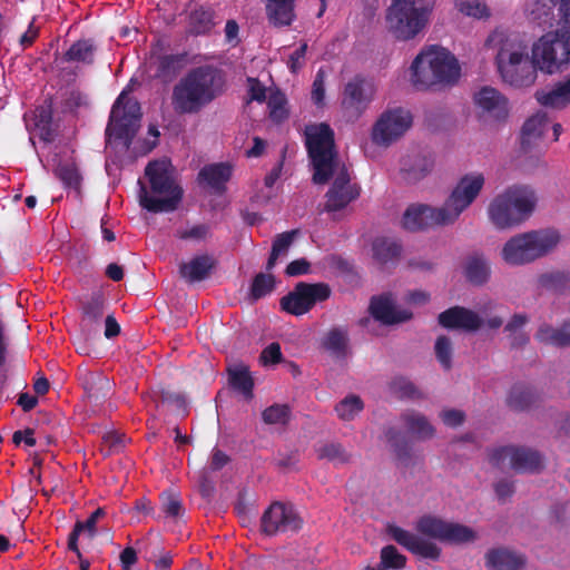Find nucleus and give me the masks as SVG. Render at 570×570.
I'll list each match as a JSON object with an SVG mask.
<instances>
[{"mask_svg":"<svg viewBox=\"0 0 570 570\" xmlns=\"http://www.w3.org/2000/svg\"><path fill=\"white\" fill-rule=\"evenodd\" d=\"M105 515L106 510L104 508H97L86 521H77L68 535V550L72 551L77 557H80V549L78 547L80 534L94 539L97 533V523L99 519Z\"/></svg>","mask_w":570,"mask_h":570,"instance_id":"28","label":"nucleus"},{"mask_svg":"<svg viewBox=\"0 0 570 570\" xmlns=\"http://www.w3.org/2000/svg\"><path fill=\"white\" fill-rule=\"evenodd\" d=\"M513 212L503 193L497 195L488 207L489 219L498 229H509L521 225L519 217Z\"/></svg>","mask_w":570,"mask_h":570,"instance_id":"26","label":"nucleus"},{"mask_svg":"<svg viewBox=\"0 0 570 570\" xmlns=\"http://www.w3.org/2000/svg\"><path fill=\"white\" fill-rule=\"evenodd\" d=\"M430 10L415 0H393L386 11V28L399 40L415 38L428 24Z\"/></svg>","mask_w":570,"mask_h":570,"instance_id":"7","label":"nucleus"},{"mask_svg":"<svg viewBox=\"0 0 570 570\" xmlns=\"http://www.w3.org/2000/svg\"><path fill=\"white\" fill-rule=\"evenodd\" d=\"M289 416L291 409L286 404H273L262 413V419L266 424L285 425L289 421Z\"/></svg>","mask_w":570,"mask_h":570,"instance_id":"55","label":"nucleus"},{"mask_svg":"<svg viewBox=\"0 0 570 570\" xmlns=\"http://www.w3.org/2000/svg\"><path fill=\"white\" fill-rule=\"evenodd\" d=\"M214 26L213 13L210 10L198 8L190 13L191 31L202 35L208 32Z\"/></svg>","mask_w":570,"mask_h":570,"instance_id":"54","label":"nucleus"},{"mask_svg":"<svg viewBox=\"0 0 570 570\" xmlns=\"http://www.w3.org/2000/svg\"><path fill=\"white\" fill-rule=\"evenodd\" d=\"M381 566L384 570L393 569L400 570L403 569L406 564V557L399 552V550L392 546H385L381 550Z\"/></svg>","mask_w":570,"mask_h":570,"instance_id":"50","label":"nucleus"},{"mask_svg":"<svg viewBox=\"0 0 570 570\" xmlns=\"http://www.w3.org/2000/svg\"><path fill=\"white\" fill-rule=\"evenodd\" d=\"M459 78L460 66L456 58L439 46L423 48L410 67V81L419 90L450 86Z\"/></svg>","mask_w":570,"mask_h":570,"instance_id":"4","label":"nucleus"},{"mask_svg":"<svg viewBox=\"0 0 570 570\" xmlns=\"http://www.w3.org/2000/svg\"><path fill=\"white\" fill-rule=\"evenodd\" d=\"M386 438L394 449V452L400 461H407L411 458L410 446L406 441L401 438V433L394 429L386 432Z\"/></svg>","mask_w":570,"mask_h":570,"instance_id":"60","label":"nucleus"},{"mask_svg":"<svg viewBox=\"0 0 570 570\" xmlns=\"http://www.w3.org/2000/svg\"><path fill=\"white\" fill-rule=\"evenodd\" d=\"M434 353L441 366L449 371L452 367L453 345L451 340L445 335H440L434 344Z\"/></svg>","mask_w":570,"mask_h":570,"instance_id":"51","label":"nucleus"},{"mask_svg":"<svg viewBox=\"0 0 570 570\" xmlns=\"http://www.w3.org/2000/svg\"><path fill=\"white\" fill-rule=\"evenodd\" d=\"M475 105L484 115L495 120L508 116L509 107L507 98L495 88L483 87L474 95Z\"/></svg>","mask_w":570,"mask_h":570,"instance_id":"23","label":"nucleus"},{"mask_svg":"<svg viewBox=\"0 0 570 570\" xmlns=\"http://www.w3.org/2000/svg\"><path fill=\"white\" fill-rule=\"evenodd\" d=\"M320 346L336 360H344L350 354V334L346 326H334L321 338Z\"/></svg>","mask_w":570,"mask_h":570,"instance_id":"27","label":"nucleus"},{"mask_svg":"<svg viewBox=\"0 0 570 570\" xmlns=\"http://www.w3.org/2000/svg\"><path fill=\"white\" fill-rule=\"evenodd\" d=\"M387 533L400 546L424 559L438 560L441 556V549L435 543L424 540L399 525L390 524Z\"/></svg>","mask_w":570,"mask_h":570,"instance_id":"17","label":"nucleus"},{"mask_svg":"<svg viewBox=\"0 0 570 570\" xmlns=\"http://www.w3.org/2000/svg\"><path fill=\"white\" fill-rule=\"evenodd\" d=\"M141 111L139 102L124 90L115 101L106 128L107 141L120 140L126 149L140 127Z\"/></svg>","mask_w":570,"mask_h":570,"instance_id":"8","label":"nucleus"},{"mask_svg":"<svg viewBox=\"0 0 570 570\" xmlns=\"http://www.w3.org/2000/svg\"><path fill=\"white\" fill-rule=\"evenodd\" d=\"M229 384L245 397L250 399L253 396L254 381L246 366H237L229 371Z\"/></svg>","mask_w":570,"mask_h":570,"instance_id":"44","label":"nucleus"},{"mask_svg":"<svg viewBox=\"0 0 570 570\" xmlns=\"http://www.w3.org/2000/svg\"><path fill=\"white\" fill-rule=\"evenodd\" d=\"M559 242L557 230H530L511 237L503 245L501 256L507 264L520 266L548 255Z\"/></svg>","mask_w":570,"mask_h":570,"instance_id":"6","label":"nucleus"},{"mask_svg":"<svg viewBox=\"0 0 570 570\" xmlns=\"http://www.w3.org/2000/svg\"><path fill=\"white\" fill-rule=\"evenodd\" d=\"M483 183L484 180H459L442 207H409L402 217V226L410 232H416L453 224L480 194Z\"/></svg>","mask_w":570,"mask_h":570,"instance_id":"3","label":"nucleus"},{"mask_svg":"<svg viewBox=\"0 0 570 570\" xmlns=\"http://www.w3.org/2000/svg\"><path fill=\"white\" fill-rule=\"evenodd\" d=\"M267 106L269 108V117L281 122L287 118L286 98L279 91H273L267 98Z\"/></svg>","mask_w":570,"mask_h":570,"instance_id":"57","label":"nucleus"},{"mask_svg":"<svg viewBox=\"0 0 570 570\" xmlns=\"http://www.w3.org/2000/svg\"><path fill=\"white\" fill-rule=\"evenodd\" d=\"M360 186L352 180H334L326 193L325 209L337 212L346 207L352 200L358 197Z\"/></svg>","mask_w":570,"mask_h":570,"instance_id":"25","label":"nucleus"},{"mask_svg":"<svg viewBox=\"0 0 570 570\" xmlns=\"http://www.w3.org/2000/svg\"><path fill=\"white\" fill-rule=\"evenodd\" d=\"M550 129V120L544 111L530 116L521 129V147L524 151L539 149Z\"/></svg>","mask_w":570,"mask_h":570,"instance_id":"20","label":"nucleus"},{"mask_svg":"<svg viewBox=\"0 0 570 570\" xmlns=\"http://www.w3.org/2000/svg\"><path fill=\"white\" fill-rule=\"evenodd\" d=\"M538 399L539 396L532 387L523 384H515L512 386L508 395L507 404L514 411H525L529 410Z\"/></svg>","mask_w":570,"mask_h":570,"instance_id":"36","label":"nucleus"},{"mask_svg":"<svg viewBox=\"0 0 570 570\" xmlns=\"http://www.w3.org/2000/svg\"><path fill=\"white\" fill-rule=\"evenodd\" d=\"M275 287V277L272 274L258 273L250 285V296L259 299L273 292Z\"/></svg>","mask_w":570,"mask_h":570,"instance_id":"53","label":"nucleus"},{"mask_svg":"<svg viewBox=\"0 0 570 570\" xmlns=\"http://www.w3.org/2000/svg\"><path fill=\"white\" fill-rule=\"evenodd\" d=\"M186 65V53L160 56L157 62V77L166 81L171 80L185 68Z\"/></svg>","mask_w":570,"mask_h":570,"instance_id":"37","label":"nucleus"},{"mask_svg":"<svg viewBox=\"0 0 570 570\" xmlns=\"http://www.w3.org/2000/svg\"><path fill=\"white\" fill-rule=\"evenodd\" d=\"M105 309L106 299L99 292L92 293L81 302L79 331L86 341H91L99 336Z\"/></svg>","mask_w":570,"mask_h":570,"instance_id":"16","label":"nucleus"},{"mask_svg":"<svg viewBox=\"0 0 570 570\" xmlns=\"http://www.w3.org/2000/svg\"><path fill=\"white\" fill-rule=\"evenodd\" d=\"M464 275L471 284L483 285L491 275L490 264L482 255L474 254L466 259Z\"/></svg>","mask_w":570,"mask_h":570,"instance_id":"35","label":"nucleus"},{"mask_svg":"<svg viewBox=\"0 0 570 570\" xmlns=\"http://www.w3.org/2000/svg\"><path fill=\"white\" fill-rule=\"evenodd\" d=\"M257 183L259 180H256ZM263 185L261 187L256 186L258 189L257 193H255L250 200L252 203L256 205H264L266 204L272 197H274L277 187H275V184L277 180H261Z\"/></svg>","mask_w":570,"mask_h":570,"instance_id":"62","label":"nucleus"},{"mask_svg":"<svg viewBox=\"0 0 570 570\" xmlns=\"http://www.w3.org/2000/svg\"><path fill=\"white\" fill-rule=\"evenodd\" d=\"M448 521L434 515H423L416 522L419 533L443 542Z\"/></svg>","mask_w":570,"mask_h":570,"instance_id":"42","label":"nucleus"},{"mask_svg":"<svg viewBox=\"0 0 570 570\" xmlns=\"http://www.w3.org/2000/svg\"><path fill=\"white\" fill-rule=\"evenodd\" d=\"M531 50L539 70L548 75L561 72L570 61V35L560 30L548 32L531 41Z\"/></svg>","mask_w":570,"mask_h":570,"instance_id":"9","label":"nucleus"},{"mask_svg":"<svg viewBox=\"0 0 570 570\" xmlns=\"http://www.w3.org/2000/svg\"><path fill=\"white\" fill-rule=\"evenodd\" d=\"M302 525L303 520L295 508L278 501L272 503L261 518V530L268 537L297 532Z\"/></svg>","mask_w":570,"mask_h":570,"instance_id":"15","label":"nucleus"},{"mask_svg":"<svg viewBox=\"0 0 570 570\" xmlns=\"http://www.w3.org/2000/svg\"><path fill=\"white\" fill-rule=\"evenodd\" d=\"M434 167V160L420 153L409 154L400 160V171L414 178L431 175Z\"/></svg>","mask_w":570,"mask_h":570,"instance_id":"31","label":"nucleus"},{"mask_svg":"<svg viewBox=\"0 0 570 570\" xmlns=\"http://www.w3.org/2000/svg\"><path fill=\"white\" fill-rule=\"evenodd\" d=\"M402 421L407 430L419 439L425 440L434 435V428L421 413L414 411L406 412L402 414Z\"/></svg>","mask_w":570,"mask_h":570,"instance_id":"40","label":"nucleus"},{"mask_svg":"<svg viewBox=\"0 0 570 570\" xmlns=\"http://www.w3.org/2000/svg\"><path fill=\"white\" fill-rule=\"evenodd\" d=\"M534 338L541 344L556 347H568L570 346V322H564L558 328L548 324H542L538 328Z\"/></svg>","mask_w":570,"mask_h":570,"instance_id":"32","label":"nucleus"},{"mask_svg":"<svg viewBox=\"0 0 570 570\" xmlns=\"http://www.w3.org/2000/svg\"><path fill=\"white\" fill-rule=\"evenodd\" d=\"M438 322L446 330H463L466 332H475L482 325L481 317L463 306H453L443 311L439 314Z\"/></svg>","mask_w":570,"mask_h":570,"instance_id":"19","label":"nucleus"},{"mask_svg":"<svg viewBox=\"0 0 570 570\" xmlns=\"http://www.w3.org/2000/svg\"><path fill=\"white\" fill-rule=\"evenodd\" d=\"M373 257L382 265L394 264L402 253V245L399 240L390 237H376L372 244Z\"/></svg>","mask_w":570,"mask_h":570,"instance_id":"33","label":"nucleus"},{"mask_svg":"<svg viewBox=\"0 0 570 570\" xmlns=\"http://www.w3.org/2000/svg\"><path fill=\"white\" fill-rule=\"evenodd\" d=\"M223 72L210 65L191 68L173 87L170 105L176 115H197L225 91Z\"/></svg>","mask_w":570,"mask_h":570,"instance_id":"2","label":"nucleus"},{"mask_svg":"<svg viewBox=\"0 0 570 570\" xmlns=\"http://www.w3.org/2000/svg\"><path fill=\"white\" fill-rule=\"evenodd\" d=\"M476 532L464 524L448 522L443 542L449 544H464L476 539Z\"/></svg>","mask_w":570,"mask_h":570,"instance_id":"43","label":"nucleus"},{"mask_svg":"<svg viewBox=\"0 0 570 570\" xmlns=\"http://www.w3.org/2000/svg\"><path fill=\"white\" fill-rule=\"evenodd\" d=\"M137 544H144L140 552L144 553L148 561H154L157 570H169L173 564V556L170 552L165 551L157 540L146 538L142 541H137Z\"/></svg>","mask_w":570,"mask_h":570,"instance_id":"34","label":"nucleus"},{"mask_svg":"<svg viewBox=\"0 0 570 570\" xmlns=\"http://www.w3.org/2000/svg\"><path fill=\"white\" fill-rule=\"evenodd\" d=\"M176 238L180 240L203 242L210 236V226L208 224H195L186 228H179L175 233Z\"/></svg>","mask_w":570,"mask_h":570,"instance_id":"56","label":"nucleus"},{"mask_svg":"<svg viewBox=\"0 0 570 570\" xmlns=\"http://www.w3.org/2000/svg\"><path fill=\"white\" fill-rule=\"evenodd\" d=\"M371 315L384 325H395L410 321L413 313L406 308H396L392 294L373 296L370 302Z\"/></svg>","mask_w":570,"mask_h":570,"instance_id":"18","label":"nucleus"},{"mask_svg":"<svg viewBox=\"0 0 570 570\" xmlns=\"http://www.w3.org/2000/svg\"><path fill=\"white\" fill-rule=\"evenodd\" d=\"M50 165L58 178H79L77 164L71 155H53Z\"/></svg>","mask_w":570,"mask_h":570,"instance_id":"45","label":"nucleus"},{"mask_svg":"<svg viewBox=\"0 0 570 570\" xmlns=\"http://www.w3.org/2000/svg\"><path fill=\"white\" fill-rule=\"evenodd\" d=\"M509 204L512 206L513 213L517 214L519 220L524 223L534 213L538 196L533 188L523 185H514L503 191Z\"/></svg>","mask_w":570,"mask_h":570,"instance_id":"21","label":"nucleus"},{"mask_svg":"<svg viewBox=\"0 0 570 570\" xmlns=\"http://www.w3.org/2000/svg\"><path fill=\"white\" fill-rule=\"evenodd\" d=\"M297 233L298 232L296 229H293L289 232L277 234L275 239L273 240L272 252L276 253L279 256L287 253Z\"/></svg>","mask_w":570,"mask_h":570,"instance_id":"63","label":"nucleus"},{"mask_svg":"<svg viewBox=\"0 0 570 570\" xmlns=\"http://www.w3.org/2000/svg\"><path fill=\"white\" fill-rule=\"evenodd\" d=\"M146 178H173L175 175V168L170 160L161 158L158 160L150 161L145 169Z\"/></svg>","mask_w":570,"mask_h":570,"instance_id":"58","label":"nucleus"},{"mask_svg":"<svg viewBox=\"0 0 570 570\" xmlns=\"http://www.w3.org/2000/svg\"><path fill=\"white\" fill-rule=\"evenodd\" d=\"M268 22L274 27L291 26L295 19V0H263Z\"/></svg>","mask_w":570,"mask_h":570,"instance_id":"30","label":"nucleus"},{"mask_svg":"<svg viewBox=\"0 0 570 570\" xmlns=\"http://www.w3.org/2000/svg\"><path fill=\"white\" fill-rule=\"evenodd\" d=\"M507 460L517 473H537L543 466L542 455L524 446H500L489 454L490 463L499 469L504 466Z\"/></svg>","mask_w":570,"mask_h":570,"instance_id":"13","label":"nucleus"},{"mask_svg":"<svg viewBox=\"0 0 570 570\" xmlns=\"http://www.w3.org/2000/svg\"><path fill=\"white\" fill-rule=\"evenodd\" d=\"M456 9L475 19H483L490 17V9L483 0H455Z\"/></svg>","mask_w":570,"mask_h":570,"instance_id":"48","label":"nucleus"},{"mask_svg":"<svg viewBox=\"0 0 570 570\" xmlns=\"http://www.w3.org/2000/svg\"><path fill=\"white\" fill-rule=\"evenodd\" d=\"M161 510L167 518L178 519L184 514L181 500L175 493L161 495Z\"/></svg>","mask_w":570,"mask_h":570,"instance_id":"59","label":"nucleus"},{"mask_svg":"<svg viewBox=\"0 0 570 570\" xmlns=\"http://www.w3.org/2000/svg\"><path fill=\"white\" fill-rule=\"evenodd\" d=\"M485 46L494 51V62L503 82L515 87L532 86L539 66L531 50V37L507 28H495L487 38Z\"/></svg>","mask_w":570,"mask_h":570,"instance_id":"1","label":"nucleus"},{"mask_svg":"<svg viewBox=\"0 0 570 570\" xmlns=\"http://www.w3.org/2000/svg\"><path fill=\"white\" fill-rule=\"evenodd\" d=\"M554 6L551 0H529L525 7L528 18L539 26H551L554 20Z\"/></svg>","mask_w":570,"mask_h":570,"instance_id":"38","label":"nucleus"},{"mask_svg":"<svg viewBox=\"0 0 570 570\" xmlns=\"http://www.w3.org/2000/svg\"><path fill=\"white\" fill-rule=\"evenodd\" d=\"M283 354L281 351V345L276 342L267 345L261 353V362L264 365L267 364H278L282 361Z\"/></svg>","mask_w":570,"mask_h":570,"instance_id":"64","label":"nucleus"},{"mask_svg":"<svg viewBox=\"0 0 570 570\" xmlns=\"http://www.w3.org/2000/svg\"><path fill=\"white\" fill-rule=\"evenodd\" d=\"M534 96L537 101L546 108L566 109L570 106V73L553 86L538 90Z\"/></svg>","mask_w":570,"mask_h":570,"instance_id":"24","label":"nucleus"},{"mask_svg":"<svg viewBox=\"0 0 570 570\" xmlns=\"http://www.w3.org/2000/svg\"><path fill=\"white\" fill-rule=\"evenodd\" d=\"M540 284L556 292L570 289V272H553L540 276Z\"/></svg>","mask_w":570,"mask_h":570,"instance_id":"52","label":"nucleus"},{"mask_svg":"<svg viewBox=\"0 0 570 570\" xmlns=\"http://www.w3.org/2000/svg\"><path fill=\"white\" fill-rule=\"evenodd\" d=\"M390 390L399 399H420L421 392L416 386L406 377L397 376L394 377L390 383Z\"/></svg>","mask_w":570,"mask_h":570,"instance_id":"49","label":"nucleus"},{"mask_svg":"<svg viewBox=\"0 0 570 570\" xmlns=\"http://www.w3.org/2000/svg\"><path fill=\"white\" fill-rule=\"evenodd\" d=\"M412 126L413 115L409 109L387 108L373 122L370 138L376 147L387 149L403 139Z\"/></svg>","mask_w":570,"mask_h":570,"instance_id":"10","label":"nucleus"},{"mask_svg":"<svg viewBox=\"0 0 570 570\" xmlns=\"http://www.w3.org/2000/svg\"><path fill=\"white\" fill-rule=\"evenodd\" d=\"M484 563L487 570H524L527 557L504 547L492 548L484 554Z\"/></svg>","mask_w":570,"mask_h":570,"instance_id":"22","label":"nucleus"},{"mask_svg":"<svg viewBox=\"0 0 570 570\" xmlns=\"http://www.w3.org/2000/svg\"><path fill=\"white\" fill-rule=\"evenodd\" d=\"M332 295L328 284L298 282L294 288L279 301L282 311L302 316L308 313L317 303L327 301Z\"/></svg>","mask_w":570,"mask_h":570,"instance_id":"12","label":"nucleus"},{"mask_svg":"<svg viewBox=\"0 0 570 570\" xmlns=\"http://www.w3.org/2000/svg\"><path fill=\"white\" fill-rule=\"evenodd\" d=\"M214 267L215 261L209 255H198L187 263H181L179 274L186 282L193 284L206 279Z\"/></svg>","mask_w":570,"mask_h":570,"instance_id":"29","label":"nucleus"},{"mask_svg":"<svg viewBox=\"0 0 570 570\" xmlns=\"http://www.w3.org/2000/svg\"><path fill=\"white\" fill-rule=\"evenodd\" d=\"M376 88L371 80L356 76L344 86L341 107L344 115L351 119H358L370 104L374 100Z\"/></svg>","mask_w":570,"mask_h":570,"instance_id":"14","label":"nucleus"},{"mask_svg":"<svg viewBox=\"0 0 570 570\" xmlns=\"http://www.w3.org/2000/svg\"><path fill=\"white\" fill-rule=\"evenodd\" d=\"M95 47L90 40L75 42L65 55L67 61L91 63L94 61Z\"/></svg>","mask_w":570,"mask_h":570,"instance_id":"47","label":"nucleus"},{"mask_svg":"<svg viewBox=\"0 0 570 570\" xmlns=\"http://www.w3.org/2000/svg\"><path fill=\"white\" fill-rule=\"evenodd\" d=\"M318 460H327L334 465L346 464L351 461V454L337 442L321 443L315 446Z\"/></svg>","mask_w":570,"mask_h":570,"instance_id":"39","label":"nucleus"},{"mask_svg":"<svg viewBox=\"0 0 570 570\" xmlns=\"http://www.w3.org/2000/svg\"><path fill=\"white\" fill-rule=\"evenodd\" d=\"M306 147L314 167L312 178H350L334 151V132L326 124L306 127Z\"/></svg>","mask_w":570,"mask_h":570,"instance_id":"5","label":"nucleus"},{"mask_svg":"<svg viewBox=\"0 0 570 570\" xmlns=\"http://www.w3.org/2000/svg\"><path fill=\"white\" fill-rule=\"evenodd\" d=\"M139 205L150 213H171L183 199L177 180H137Z\"/></svg>","mask_w":570,"mask_h":570,"instance_id":"11","label":"nucleus"},{"mask_svg":"<svg viewBox=\"0 0 570 570\" xmlns=\"http://www.w3.org/2000/svg\"><path fill=\"white\" fill-rule=\"evenodd\" d=\"M80 380L89 397L98 400L100 395L105 396L110 390L108 377L100 373L86 372L80 376Z\"/></svg>","mask_w":570,"mask_h":570,"instance_id":"41","label":"nucleus"},{"mask_svg":"<svg viewBox=\"0 0 570 570\" xmlns=\"http://www.w3.org/2000/svg\"><path fill=\"white\" fill-rule=\"evenodd\" d=\"M233 175V167L229 163H218L205 166L197 178H229Z\"/></svg>","mask_w":570,"mask_h":570,"instance_id":"61","label":"nucleus"},{"mask_svg":"<svg viewBox=\"0 0 570 570\" xmlns=\"http://www.w3.org/2000/svg\"><path fill=\"white\" fill-rule=\"evenodd\" d=\"M364 409V403L358 395L351 394L340 401L335 406L337 416L343 421H351Z\"/></svg>","mask_w":570,"mask_h":570,"instance_id":"46","label":"nucleus"}]
</instances>
